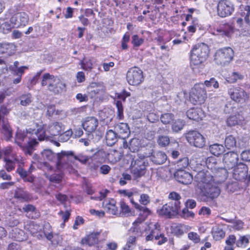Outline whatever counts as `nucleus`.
I'll return each mask as SVG.
<instances>
[{"mask_svg": "<svg viewBox=\"0 0 250 250\" xmlns=\"http://www.w3.org/2000/svg\"><path fill=\"white\" fill-rule=\"evenodd\" d=\"M207 98L206 90L203 83L196 84L192 88L189 99L194 104H201Z\"/></svg>", "mask_w": 250, "mask_h": 250, "instance_id": "6", "label": "nucleus"}, {"mask_svg": "<svg viewBox=\"0 0 250 250\" xmlns=\"http://www.w3.org/2000/svg\"><path fill=\"white\" fill-rule=\"evenodd\" d=\"M129 159L131 160L130 170L132 174L136 178L140 177L145 173L146 162L144 159L137 158L135 159V156L130 155Z\"/></svg>", "mask_w": 250, "mask_h": 250, "instance_id": "9", "label": "nucleus"}, {"mask_svg": "<svg viewBox=\"0 0 250 250\" xmlns=\"http://www.w3.org/2000/svg\"><path fill=\"white\" fill-rule=\"evenodd\" d=\"M213 238L216 240H219L225 237V232L224 231V230L218 227L215 228L213 232Z\"/></svg>", "mask_w": 250, "mask_h": 250, "instance_id": "46", "label": "nucleus"}, {"mask_svg": "<svg viewBox=\"0 0 250 250\" xmlns=\"http://www.w3.org/2000/svg\"><path fill=\"white\" fill-rule=\"evenodd\" d=\"M29 133L32 135L35 134L39 141H43L47 138L44 129L42 125H37L36 129H29Z\"/></svg>", "mask_w": 250, "mask_h": 250, "instance_id": "25", "label": "nucleus"}, {"mask_svg": "<svg viewBox=\"0 0 250 250\" xmlns=\"http://www.w3.org/2000/svg\"><path fill=\"white\" fill-rule=\"evenodd\" d=\"M224 147L218 144H213L209 146L210 152L215 156L221 155L224 152Z\"/></svg>", "mask_w": 250, "mask_h": 250, "instance_id": "36", "label": "nucleus"}, {"mask_svg": "<svg viewBox=\"0 0 250 250\" xmlns=\"http://www.w3.org/2000/svg\"><path fill=\"white\" fill-rule=\"evenodd\" d=\"M19 62L16 61L13 65L9 66V69L12 71V74H23L24 73L25 69H27V67L26 66H21L19 67Z\"/></svg>", "mask_w": 250, "mask_h": 250, "instance_id": "38", "label": "nucleus"}, {"mask_svg": "<svg viewBox=\"0 0 250 250\" xmlns=\"http://www.w3.org/2000/svg\"><path fill=\"white\" fill-rule=\"evenodd\" d=\"M168 198L171 200L169 202L173 203V204L175 205L176 203V206L180 208L181 203L180 202V200L181 198L180 194L176 192H171L168 195Z\"/></svg>", "mask_w": 250, "mask_h": 250, "instance_id": "39", "label": "nucleus"}, {"mask_svg": "<svg viewBox=\"0 0 250 250\" xmlns=\"http://www.w3.org/2000/svg\"><path fill=\"white\" fill-rule=\"evenodd\" d=\"M187 117L191 120L199 121L203 117V113L200 108H191L187 112Z\"/></svg>", "mask_w": 250, "mask_h": 250, "instance_id": "23", "label": "nucleus"}, {"mask_svg": "<svg viewBox=\"0 0 250 250\" xmlns=\"http://www.w3.org/2000/svg\"><path fill=\"white\" fill-rule=\"evenodd\" d=\"M116 201L110 199L104 200L103 202L102 206L104 210L109 214L117 215L118 213V208L116 206Z\"/></svg>", "mask_w": 250, "mask_h": 250, "instance_id": "20", "label": "nucleus"}, {"mask_svg": "<svg viewBox=\"0 0 250 250\" xmlns=\"http://www.w3.org/2000/svg\"><path fill=\"white\" fill-rule=\"evenodd\" d=\"M74 155L71 151H62L57 154V168L62 171L71 172L73 170L72 166L70 163L69 156Z\"/></svg>", "mask_w": 250, "mask_h": 250, "instance_id": "8", "label": "nucleus"}, {"mask_svg": "<svg viewBox=\"0 0 250 250\" xmlns=\"http://www.w3.org/2000/svg\"><path fill=\"white\" fill-rule=\"evenodd\" d=\"M4 161L5 163L4 167L8 172H10L15 169V164L13 161L5 157Z\"/></svg>", "mask_w": 250, "mask_h": 250, "instance_id": "49", "label": "nucleus"}, {"mask_svg": "<svg viewBox=\"0 0 250 250\" xmlns=\"http://www.w3.org/2000/svg\"><path fill=\"white\" fill-rule=\"evenodd\" d=\"M96 63V59L94 58H84L80 64L81 68L85 71H91Z\"/></svg>", "mask_w": 250, "mask_h": 250, "instance_id": "29", "label": "nucleus"}, {"mask_svg": "<svg viewBox=\"0 0 250 250\" xmlns=\"http://www.w3.org/2000/svg\"><path fill=\"white\" fill-rule=\"evenodd\" d=\"M238 160L239 157L237 153L234 151H230L225 153L224 155L223 159L225 168L223 169L227 171L226 169H230L233 168L238 164Z\"/></svg>", "mask_w": 250, "mask_h": 250, "instance_id": "14", "label": "nucleus"}, {"mask_svg": "<svg viewBox=\"0 0 250 250\" xmlns=\"http://www.w3.org/2000/svg\"><path fill=\"white\" fill-rule=\"evenodd\" d=\"M155 239L158 240V244L162 245L167 241V238L165 237L164 234L160 233L155 236Z\"/></svg>", "mask_w": 250, "mask_h": 250, "instance_id": "63", "label": "nucleus"}, {"mask_svg": "<svg viewBox=\"0 0 250 250\" xmlns=\"http://www.w3.org/2000/svg\"><path fill=\"white\" fill-rule=\"evenodd\" d=\"M160 119L164 124H168L174 119V115L171 113H165L161 115Z\"/></svg>", "mask_w": 250, "mask_h": 250, "instance_id": "50", "label": "nucleus"}, {"mask_svg": "<svg viewBox=\"0 0 250 250\" xmlns=\"http://www.w3.org/2000/svg\"><path fill=\"white\" fill-rule=\"evenodd\" d=\"M87 89L90 96L93 97L97 94L102 93L104 91V87L100 83H93L87 87Z\"/></svg>", "mask_w": 250, "mask_h": 250, "instance_id": "28", "label": "nucleus"}, {"mask_svg": "<svg viewBox=\"0 0 250 250\" xmlns=\"http://www.w3.org/2000/svg\"><path fill=\"white\" fill-rule=\"evenodd\" d=\"M233 168V177L235 179L242 181L247 178L248 170L245 164L239 163Z\"/></svg>", "mask_w": 250, "mask_h": 250, "instance_id": "17", "label": "nucleus"}, {"mask_svg": "<svg viewBox=\"0 0 250 250\" xmlns=\"http://www.w3.org/2000/svg\"><path fill=\"white\" fill-rule=\"evenodd\" d=\"M100 234V232L91 233L82 240V243L83 244L88 245V246H92L97 243L98 241V236Z\"/></svg>", "mask_w": 250, "mask_h": 250, "instance_id": "27", "label": "nucleus"}, {"mask_svg": "<svg viewBox=\"0 0 250 250\" xmlns=\"http://www.w3.org/2000/svg\"><path fill=\"white\" fill-rule=\"evenodd\" d=\"M250 235L240 236L236 242V245L239 248H246L249 243Z\"/></svg>", "mask_w": 250, "mask_h": 250, "instance_id": "35", "label": "nucleus"}, {"mask_svg": "<svg viewBox=\"0 0 250 250\" xmlns=\"http://www.w3.org/2000/svg\"><path fill=\"white\" fill-rule=\"evenodd\" d=\"M139 202L143 205L146 206L150 202V197L147 194H142L140 197Z\"/></svg>", "mask_w": 250, "mask_h": 250, "instance_id": "55", "label": "nucleus"}, {"mask_svg": "<svg viewBox=\"0 0 250 250\" xmlns=\"http://www.w3.org/2000/svg\"><path fill=\"white\" fill-rule=\"evenodd\" d=\"M22 209L27 213L30 212L29 215H31L32 218H37L40 216V212L36 209V208L32 205H26L23 207Z\"/></svg>", "mask_w": 250, "mask_h": 250, "instance_id": "33", "label": "nucleus"}, {"mask_svg": "<svg viewBox=\"0 0 250 250\" xmlns=\"http://www.w3.org/2000/svg\"><path fill=\"white\" fill-rule=\"evenodd\" d=\"M116 105L117 108V118L119 120H123L124 117L123 113L124 108L121 101H117Z\"/></svg>", "mask_w": 250, "mask_h": 250, "instance_id": "51", "label": "nucleus"}, {"mask_svg": "<svg viewBox=\"0 0 250 250\" xmlns=\"http://www.w3.org/2000/svg\"><path fill=\"white\" fill-rule=\"evenodd\" d=\"M157 143L161 146H166L169 143V137L167 136H160L158 139Z\"/></svg>", "mask_w": 250, "mask_h": 250, "instance_id": "54", "label": "nucleus"}, {"mask_svg": "<svg viewBox=\"0 0 250 250\" xmlns=\"http://www.w3.org/2000/svg\"><path fill=\"white\" fill-rule=\"evenodd\" d=\"M172 203L168 202L164 205L162 208L158 210L159 215L165 216L168 218H171L178 213L180 208L176 206Z\"/></svg>", "mask_w": 250, "mask_h": 250, "instance_id": "15", "label": "nucleus"}, {"mask_svg": "<svg viewBox=\"0 0 250 250\" xmlns=\"http://www.w3.org/2000/svg\"><path fill=\"white\" fill-rule=\"evenodd\" d=\"M73 134L72 129H68L65 131H63L59 134V139L61 141L65 142L67 141Z\"/></svg>", "mask_w": 250, "mask_h": 250, "instance_id": "48", "label": "nucleus"}, {"mask_svg": "<svg viewBox=\"0 0 250 250\" xmlns=\"http://www.w3.org/2000/svg\"><path fill=\"white\" fill-rule=\"evenodd\" d=\"M62 174H54L50 176L49 180L51 182L55 183H60L62 179Z\"/></svg>", "mask_w": 250, "mask_h": 250, "instance_id": "61", "label": "nucleus"}, {"mask_svg": "<svg viewBox=\"0 0 250 250\" xmlns=\"http://www.w3.org/2000/svg\"><path fill=\"white\" fill-rule=\"evenodd\" d=\"M241 157L242 160L245 161H250V150H244L242 152Z\"/></svg>", "mask_w": 250, "mask_h": 250, "instance_id": "64", "label": "nucleus"}, {"mask_svg": "<svg viewBox=\"0 0 250 250\" xmlns=\"http://www.w3.org/2000/svg\"><path fill=\"white\" fill-rule=\"evenodd\" d=\"M227 125L229 126H235L237 125H243L246 124L244 118L241 115L238 114L230 116L227 120Z\"/></svg>", "mask_w": 250, "mask_h": 250, "instance_id": "22", "label": "nucleus"}, {"mask_svg": "<svg viewBox=\"0 0 250 250\" xmlns=\"http://www.w3.org/2000/svg\"><path fill=\"white\" fill-rule=\"evenodd\" d=\"M185 125V122L183 120L178 119L176 120L172 125V129L173 131L178 132L181 130Z\"/></svg>", "mask_w": 250, "mask_h": 250, "instance_id": "45", "label": "nucleus"}, {"mask_svg": "<svg viewBox=\"0 0 250 250\" xmlns=\"http://www.w3.org/2000/svg\"><path fill=\"white\" fill-rule=\"evenodd\" d=\"M71 156H73L75 160L79 161L83 164H85L90 159V156L84 155L83 153H79L77 155L74 154V155Z\"/></svg>", "mask_w": 250, "mask_h": 250, "instance_id": "47", "label": "nucleus"}, {"mask_svg": "<svg viewBox=\"0 0 250 250\" xmlns=\"http://www.w3.org/2000/svg\"><path fill=\"white\" fill-rule=\"evenodd\" d=\"M140 146V141L137 138H133L129 142V149L133 152L138 150Z\"/></svg>", "mask_w": 250, "mask_h": 250, "instance_id": "42", "label": "nucleus"}, {"mask_svg": "<svg viewBox=\"0 0 250 250\" xmlns=\"http://www.w3.org/2000/svg\"><path fill=\"white\" fill-rule=\"evenodd\" d=\"M188 238L195 243H198L200 241V236L195 232H190L188 233Z\"/></svg>", "mask_w": 250, "mask_h": 250, "instance_id": "56", "label": "nucleus"}, {"mask_svg": "<svg viewBox=\"0 0 250 250\" xmlns=\"http://www.w3.org/2000/svg\"><path fill=\"white\" fill-rule=\"evenodd\" d=\"M42 85H48V90L55 94L61 93L65 88V83L58 78L49 73L43 75Z\"/></svg>", "mask_w": 250, "mask_h": 250, "instance_id": "4", "label": "nucleus"}, {"mask_svg": "<svg viewBox=\"0 0 250 250\" xmlns=\"http://www.w3.org/2000/svg\"><path fill=\"white\" fill-rule=\"evenodd\" d=\"M151 226L150 228L152 227L153 229L151 230L150 234L146 237V240L147 241L152 240L153 237L160 233V225L158 223L151 224Z\"/></svg>", "mask_w": 250, "mask_h": 250, "instance_id": "37", "label": "nucleus"}, {"mask_svg": "<svg viewBox=\"0 0 250 250\" xmlns=\"http://www.w3.org/2000/svg\"><path fill=\"white\" fill-rule=\"evenodd\" d=\"M234 10V5L230 0H221L218 4L217 13L218 15L222 18L230 15Z\"/></svg>", "mask_w": 250, "mask_h": 250, "instance_id": "13", "label": "nucleus"}, {"mask_svg": "<svg viewBox=\"0 0 250 250\" xmlns=\"http://www.w3.org/2000/svg\"><path fill=\"white\" fill-rule=\"evenodd\" d=\"M6 19H9L13 27L25 26L28 22L29 18L25 12L16 13L14 9H9L6 14Z\"/></svg>", "mask_w": 250, "mask_h": 250, "instance_id": "7", "label": "nucleus"}, {"mask_svg": "<svg viewBox=\"0 0 250 250\" xmlns=\"http://www.w3.org/2000/svg\"><path fill=\"white\" fill-rule=\"evenodd\" d=\"M65 126L61 122H55L50 124L48 127L49 133L53 136L59 135L64 131Z\"/></svg>", "mask_w": 250, "mask_h": 250, "instance_id": "21", "label": "nucleus"}, {"mask_svg": "<svg viewBox=\"0 0 250 250\" xmlns=\"http://www.w3.org/2000/svg\"><path fill=\"white\" fill-rule=\"evenodd\" d=\"M15 46L10 43H0V55L10 56L14 53Z\"/></svg>", "mask_w": 250, "mask_h": 250, "instance_id": "24", "label": "nucleus"}, {"mask_svg": "<svg viewBox=\"0 0 250 250\" xmlns=\"http://www.w3.org/2000/svg\"><path fill=\"white\" fill-rule=\"evenodd\" d=\"M233 50L230 47H224L218 49L214 55L215 63L221 66L228 65L233 58Z\"/></svg>", "mask_w": 250, "mask_h": 250, "instance_id": "5", "label": "nucleus"}, {"mask_svg": "<svg viewBox=\"0 0 250 250\" xmlns=\"http://www.w3.org/2000/svg\"><path fill=\"white\" fill-rule=\"evenodd\" d=\"M244 226L243 222L241 220H234L231 226L234 229L237 230H240L243 229Z\"/></svg>", "mask_w": 250, "mask_h": 250, "instance_id": "60", "label": "nucleus"}, {"mask_svg": "<svg viewBox=\"0 0 250 250\" xmlns=\"http://www.w3.org/2000/svg\"><path fill=\"white\" fill-rule=\"evenodd\" d=\"M228 177V172L225 169H222L218 171L213 178L208 171H200L195 176V180L200 188V196L201 200L208 202L217 198L220 193V190L215 183H222Z\"/></svg>", "mask_w": 250, "mask_h": 250, "instance_id": "1", "label": "nucleus"}, {"mask_svg": "<svg viewBox=\"0 0 250 250\" xmlns=\"http://www.w3.org/2000/svg\"><path fill=\"white\" fill-rule=\"evenodd\" d=\"M175 179L179 183L184 185H188L191 183L193 180L192 175L184 169L178 168L174 173Z\"/></svg>", "mask_w": 250, "mask_h": 250, "instance_id": "16", "label": "nucleus"}, {"mask_svg": "<svg viewBox=\"0 0 250 250\" xmlns=\"http://www.w3.org/2000/svg\"><path fill=\"white\" fill-rule=\"evenodd\" d=\"M132 43L134 46L139 47L144 42V39L139 38L137 35H134L132 37Z\"/></svg>", "mask_w": 250, "mask_h": 250, "instance_id": "53", "label": "nucleus"}, {"mask_svg": "<svg viewBox=\"0 0 250 250\" xmlns=\"http://www.w3.org/2000/svg\"><path fill=\"white\" fill-rule=\"evenodd\" d=\"M118 137H119V136L115 130L113 131L111 129L108 130L105 135L107 145L109 146H113L117 142Z\"/></svg>", "mask_w": 250, "mask_h": 250, "instance_id": "30", "label": "nucleus"}, {"mask_svg": "<svg viewBox=\"0 0 250 250\" xmlns=\"http://www.w3.org/2000/svg\"><path fill=\"white\" fill-rule=\"evenodd\" d=\"M134 235H131L127 239L126 244L124 248V250H132L136 245V236L135 232Z\"/></svg>", "mask_w": 250, "mask_h": 250, "instance_id": "40", "label": "nucleus"}, {"mask_svg": "<svg viewBox=\"0 0 250 250\" xmlns=\"http://www.w3.org/2000/svg\"><path fill=\"white\" fill-rule=\"evenodd\" d=\"M42 157L44 160L53 161L56 157V154L50 149L43 150L41 153Z\"/></svg>", "mask_w": 250, "mask_h": 250, "instance_id": "41", "label": "nucleus"}, {"mask_svg": "<svg viewBox=\"0 0 250 250\" xmlns=\"http://www.w3.org/2000/svg\"><path fill=\"white\" fill-rule=\"evenodd\" d=\"M236 141L232 135H229L226 138L225 145L226 148L231 149L236 146Z\"/></svg>", "mask_w": 250, "mask_h": 250, "instance_id": "44", "label": "nucleus"}, {"mask_svg": "<svg viewBox=\"0 0 250 250\" xmlns=\"http://www.w3.org/2000/svg\"><path fill=\"white\" fill-rule=\"evenodd\" d=\"M147 119L150 123H155L159 121V116L154 112H150L147 115Z\"/></svg>", "mask_w": 250, "mask_h": 250, "instance_id": "59", "label": "nucleus"}, {"mask_svg": "<svg viewBox=\"0 0 250 250\" xmlns=\"http://www.w3.org/2000/svg\"><path fill=\"white\" fill-rule=\"evenodd\" d=\"M126 77L128 83L132 85H138L144 81L143 71L136 67L129 68L126 73Z\"/></svg>", "mask_w": 250, "mask_h": 250, "instance_id": "10", "label": "nucleus"}, {"mask_svg": "<svg viewBox=\"0 0 250 250\" xmlns=\"http://www.w3.org/2000/svg\"><path fill=\"white\" fill-rule=\"evenodd\" d=\"M98 120L94 117H87L83 122L82 125L84 130L88 132H93L98 125Z\"/></svg>", "mask_w": 250, "mask_h": 250, "instance_id": "18", "label": "nucleus"}, {"mask_svg": "<svg viewBox=\"0 0 250 250\" xmlns=\"http://www.w3.org/2000/svg\"><path fill=\"white\" fill-rule=\"evenodd\" d=\"M188 159L187 157H184L180 159L177 163L178 168L183 169V168L187 167L188 165Z\"/></svg>", "mask_w": 250, "mask_h": 250, "instance_id": "57", "label": "nucleus"}, {"mask_svg": "<svg viewBox=\"0 0 250 250\" xmlns=\"http://www.w3.org/2000/svg\"><path fill=\"white\" fill-rule=\"evenodd\" d=\"M216 32L223 36L229 37L234 32V28L229 24H223L217 28Z\"/></svg>", "mask_w": 250, "mask_h": 250, "instance_id": "26", "label": "nucleus"}, {"mask_svg": "<svg viewBox=\"0 0 250 250\" xmlns=\"http://www.w3.org/2000/svg\"><path fill=\"white\" fill-rule=\"evenodd\" d=\"M20 99L21 104L24 106L28 105L32 101V97L30 93L22 95Z\"/></svg>", "mask_w": 250, "mask_h": 250, "instance_id": "43", "label": "nucleus"}, {"mask_svg": "<svg viewBox=\"0 0 250 250\" xmlns=\"http://www.w3.org/2000/svg\"><path fill=\"white\" fill-rule=\"evenodd\" d=\"M205 85L207 87H210L213 86L215 88H217L219 87V83L217 81L215 80L214 78H211L209 81H205Z\"/></svg>", "mask_w": 250, "mask_h": 250, "instance_id": "58", "label": "nucleus"}, {"mask_svg": "<svg viewBox=\"0 0 250 250\" xmlns=\"http://www.w3.org/2000/svg\"><path fill=\"white\" fill-rule=\"evenodd\" d=\"M29 131H18L15 136V142L22 148L25 154L31 155L38 142L35 138L28 136V134H30Z\"/></svg>", "mask_w": 250, "mask_h": 250, "instance_id": "3", "label": "nucleus"}, {"mask_svg": "<svg viewBox=\"0 0 250 250\" xmlns=\"http://www.w3.org/2000/svg\"><path fill=\"white\" fill-rule=\"evenodd\" d=\"M114 130L118 135L119 137L123 139L127 137L130 133L128 125L124 123L116 124L114 126Z\"/></svg>", "mask_w": 250, "mask_h": 250, "instance_id": "19", "label": "nucleus"}, {"mask_svg": "<svg viewBox=\"0 0 250 250\" xmlns=\"http://www.w3.org/2000/svg\"><path fill=\"white\" fill-rule=\"evenodd\" d=\"M130 202L136 209L141 211L140 216H142L144 219H146L151 213V211L148 208L142 207L138 203L135 202L132 198L130 199Z\"/></svg>", "mask_w": 250, "mask_h": 250, "instance_id": "32", "label": "nucleus"}, {"mask_svg": "<svg viewBox=\"0 0 250 250\" xmlns=\"http://www.w3.org/2000/svg\"><path fill=\"white\" fill-rule=\"evenodd\" d=\"M1 131L5 140L9 141L12 137V129L8 124H3L2 125Z\"/></svg>", "mask_w": 250, "mask_h": 250, "instance_id": "34", "label": "nucleus"}, {"mask_svg": "<svg viewBox=\"0 0 250 250\" xmlns=\"http://www.w3.org/2000/svg\"><path fill=\"white\" fill-rule=\"evenodd\" d=\"M186 137L188 142L195 147L202 148L205 145V138L197 131H189L186 134Z\"/></svg>", "mask_w": 250, "mask_h": 250, "instance_id": "11", "label": "nucleus"}, {"mask_svg": "<svg viewBox=\"0 0 250 250\" xmlns=\"http://www.w3.org/2000/svg\"><path fill=\"white\" fill-rule=\"evenodd\" d=\"M182 216L185 218H188V217H194V213L192 211H190L188 210V208H184L182 210Z\"/></svg>", "mask_w": 250, "mask_h": 250, "instance_id": "62", "label": "nucleus"}, {"mask_svg": "<svg viewBox=\"0 0 250 250\" xmlns=\"http://www.w3.org/2000/svg\"><path fill=\"white\" fill-rule=\"evenodd\" d=\"M209 50L208 46L204 43L194 45L191 51L190 66L196 72V69L202 67L203 63L207 59Z\"/></svg>", "mask_w": 250, "mask_h": 250, "instance_id": "2", "label": "nucleus"}, {"mask_svg": "<svg viewBox=\"0 0 250 250\" xmlns=\"http://www.w3.org/2000/svg\"><path fill=\"white\" fill-rule=\"evenodd\" d=\"M145 220L142 216H140L138 218V219L133 223V226L131 228L130 230L132 231V232H139L140 229L137 228V225L138 224L141 223L143 221Z\"/></svg>", "mask_w": 250, "mask_h": 250, "instance_id": "52", "label": "nucleus"}, {"mask_svg": "<svg viewBox=\"0 0 250 250\" xmlns=\"http://www.w3.org/2000/svg\"><path fill=\"white\" fill-rule=\"evenodd\" d=\"M167 159V156L165 153L158 151L154 152L151 156L152 161L156 164L161 165L165 162Z\"/></svg>", "mask_w": 250, "mask_h": 250, "instance_id": "31", "label": "nucleus"}, {"mask_svg": "<svg viewBox=\"0 0 250 250\" xmlns=\"http://www.w3.org/2000/svg\"><path fill=\"white\" fill-rule=\"evenodd\" d=\"M228 92L230 98L234 101L238 103H245L249 98L248 94L243 89L240 87H231L229 89Z\"/></svg>", "mask_w": 250, "mask_h": 250, "instance_id": "12", "label": "nucleus"}]
</instances>
